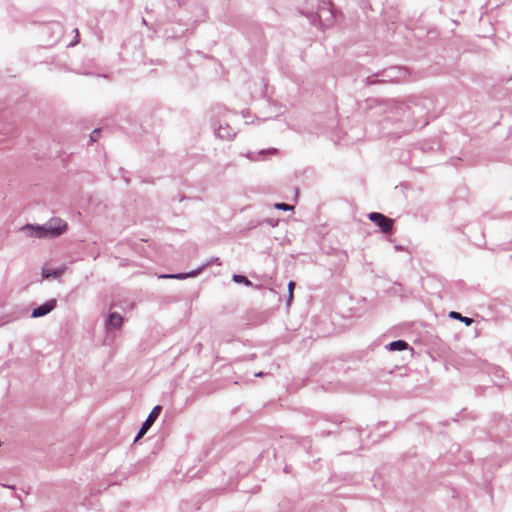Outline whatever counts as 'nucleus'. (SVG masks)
I'll return each mask as SVG.
<instances>
[{"label": "nucleus", "instance_id": "obj_9", "mask_svg": "<svg viewBox=\"0 0 512 512\" xmlns=\"http://www.w3.org/2000/svg\"><path fill=\"white\" fill-rule=\"evenodd\" d=\"M275 208L279 209V210H284V211H291L294 209V206L286 204V203H276Z\"/></svg>", "mask_w": 512, "mask_h": 512}, {"label": "nucleus", "instance_id": "obj_10", "mask_svg": "<svg viewBox=\"0 0 512 512\" xmlns=\"http://www.w3.org/2000/svg\"><path fill=\"white\" fill-rule=\"evenodd\" d=\"M294 288H295V282L290 281V282H289V284H288V292H289V296H288V305H289V304L291 303V301L293 300Z\"/></svg>", "mask_w": 512, "mask_h": 512}, {"label": "nucleus", "instance_id": "obj_12", "mask_svg": "<svg viewBox=\"0 0 512 512\" xmlns=\"http://www.w3.org/2000/svg\"><path fill=\"white\" fill-rule=\"evenodd\" d=\"M224 130H226V129H225V128H222V127H220V128L218 129V131H217V135H218V137L223 138V139H228V138H230V136H231V135H230V133H229V132H227L226 134H223V133H222Z\"/></svg>", "mask_w": 512, "mask_h": 512}, {"label": "nucleus", "instance_id": "obj_7", "mask_svg": "<svg viewBox=\"0 0 512 512\" xmlns=\"http://www.w3.org/2000/svg\"><path fill=\"white\" fill-rule=\"evenodd\" d=\"M450 317L464 322L467 326L471 325L473 322V319L464 317L459 312H455V311L450 312Z\"/></svg>", "mask_w": 512, "mask_h": 512}, {"label": "nucleus", "instance_id": "obj_2", "mask_svg": "<svg viewBox=\"0 0 512 512\" xmlns=\"http://www.w3.org/2000/svg\"><path fill=\"white\" fill-rule=\"evenodd\" d=\"M370 221L375 223L383 233H388L392 230L394 221L391 218L386 217L385 215L372 212L368 215Z\"/></svg>", "mask_w": 512, "mask_h": 512}, {"label": "nucleus", "instance_id": "obj_3", "mask_svg": "<svg viewBox=\"0 0 512 512\" xmlns=\"http://www.w3.org/2000/svg\"><path fill=\"white\" fill-rule=\"evenodd\" d=\"M161 410H162V407L157 405L155 406L152 411L150 412V414L148 415L147 419L145 420V422L143 423L137 437H136V441L140 438H142L145 433L148 431V429L153 425V423L155 422V420L158 418V416L160 415L161 413Z\"/></svg>", "mask_w": 512, "mask_h": 512}, {"label": "nucleus", "instance_id": "obj_4", "mask_svg": "<svg viewBox=\"0 0 512 512\" xmlns=\"http://www.w3.org/2000/svg\"><path fill=\"white\" fill-rule=\"evenodd\" d=\"M56 306V300H50L32 311V317L38 318L51 312Z\"/></svg>", "mask_w": 512, "mask_h": 512}, {"label": "nucleus", "instance_id": "obj_8", "mask_svg": "<svg viewBox=\"0 0 512 512\" xmlns=\"http://www.w3.org/2000/svg\"><path fill=\"white\" fill-rule=\"evenodd\" d=\"M233 281L236 282V283H243L247 286H250L252 285L251 281L248 280L245 276L243 275H234L233 276Z\"/></svg>", "mask_w": 512, "mask_h": 512}, {"label": "nucleus", "instance_id": "obj_1", "mask_svg": "<svg viewBox=\"0 0 512 512\" xmlns=\"http://www.w3.org/2000/svg\"><path fill=\"white\" fill-rule=\"evenodd\" d=\"M30 237L55 238L67 230V224L62 219L53 218L43 226L27 225L23 228Z\"/></svg>", "mask_w": 512, "mask_h": 512}, {"label": "nucleus", "instance_id": "obj_6", "mask_svg": "<svg viewBox=\"0 0 512 512\" xmlns=\"http://www.w3.org/2000/svg\"><path fill=\"white\" fill-rule=\"evenodd\" d=\"M407 347H408V343L403 340L393 341L389 344V349L392 351L405 350V349H407Z\"/></svg>", "mask_w": 512, "mask_h": 512}, {"label": "nucleus", "instance_id": "obj_5", "mask_svg": "<svg viewBox=\"0 0 512 512\" xmlns=\"http://www.w3.org/2000/svg\"><path fill=\"white\" fill-rule=\"evenodd\" d=\"M108 323L114 328H120L123 323V318L118 313H111L108 319Z\"/></svg>", "mask_w": 512, "mask_h": 512}, {"label": "nucleus", "instance_id": "obj_11", "mask_svg": "<svg viewBox=\"0 0 512 512\" xmlns=\"http://www.w3.org/2000/svg\"><path fill=\"white\" fill-rule=\"evenodd\" d=\"M100 136H101L100 129L93 130L92 133L90 134L91 141L96 142L100 138Z\"/></svg>", "mask_w": 512, "mask_h": 512}, {"label": "nucleus", "instance_id": "obj_13", "mask_svg": "<svg viewBox=\"0 0 512 512\" xmlns=\"http://www.w3.org/2000/svg\"><path fill=\"white\" fill-rule=\"evenodd\" d=\"M163 278H173V279H183L186 277L184 274H175V275H163Z\"/></svg>", "mask_w": 512, "mask_h": 512}]
</instances>
